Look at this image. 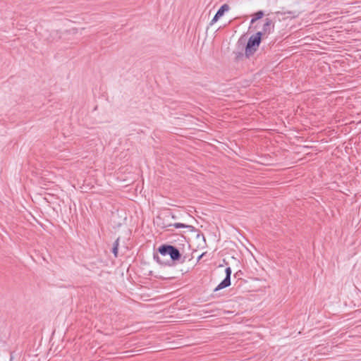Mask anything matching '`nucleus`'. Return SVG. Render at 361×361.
<instances>
[{
  "mask_svg": "<svg viewBox=\"0 0 361 361\" xmlns=\"http://www.w3.org/2000/svg\"><path fill=\"white\" fill-rule=\"evenodd\" d=\"M159 252L163 256L169 255L172 260H178L180 258L179 250L172 245H164L159 248Z\"/></svg>",
  "mask_w": 361,
  "mask_h": 361,
  "instance_id": "nucleus-1",
  "label": "nucleus"
},
{
  "mask_svg": "<svg viewBox=\"0 0 361 361\" xmlns=\"http://www.w3.org/2000/svg\"><path fill=\"white\" fill-rule=\"evenodd\" d=\"M262 36V32H258L255 35H252L250 37L246 46L245 51L247 54L252 53V50H255L256 48L259 45Z\"/></svg>",
  "mask_w": 361,
  "mask_h": 361,
  "instance_id": "nucleus-2",
  "label": "nucleus"
},
{
  "mask_svg": "<svg viewBox=\"0 0 361 361\" xmlns=\"http://www.w3.org/2000/svg\"><path fill=\"white\" fill-rule=\"evenodd\" d=\"M225 271L226 275V278L218 285V286L214 289V291H217L230 286L231 269L230 267H227Z\"/></svg>",
  "mask_w": 361,
  "mask_h": 361,
  "instance_id": "nucleus-3",
  "label": "nucleus"
},
{
  "mask_svg": "<svg viewBox=\"0 0 361 361\" xmlns=\"http://www.w3.org/2000/svg\"><path fill=\"white\" fill-rule=\"evenodd\" d=\"M230 7L228 4H224L223 6H221V7L219 9V11H217V13H216V15L214 16V17L213 18V19L212 20V21L210 22V25H213L214 23H215L216 22L218 21V20L221 18L224 13L227 11H228Z\"/></svg>",
  "mask_w": 361,
  "mask_h": 361,
  "instance_id": "nucleus-4",
  "label": "nucleus"
},
{
  "mask_svg": "<svg viewBox=\"0 0 361 361\" xmlns=\"http://www.w3.org/2000/svg\"><path fill=\"white\" fill-rule=\"evenodd\" d=\"M273 27H274V25H273L271 20L267 18L265 20V23L263 25L262 31L261 32H262V35L269 34L271 32Z\"/></svg>",
  "mask_w": 361,
  "mask_h": 361,
  "instance_id": "nucleus-5",
  "label": "nucleus"
},
{
  "mask_svg": "<svg viewBox=\"0 0 361 361\" xmlns=\"http://www.w3.org/2000/svg\"><path fill=\"white\" fill-rule=\"evenodd\" d=\"M264 16V13L262 11H259L257 13L252 15V18L250 21L251 24L255 23L257 20L261 19Z\"/></svg>",
  "mask_w": 361,
  "mask_h": 361,
  "instance_id": "nucleus-6",
  "label": "nucleus"
},
{
  "mask_svg": "<svg viewBox=\"0 0 361 361\" xmlns=\"http://www.w3.org/2000/svg\"><path fill=\"white\" fill-rule=\"evenodd\" d=\"M173 226L176 228H189L190 230H192L193 227L192 226H188V225H185V224H180V223H176V224H173Z\"/></svg>",
  "mask_w": 361,
  "mask_h": 361,
  "instance_id": "nucleus-7",
  "label": "nucleus"
},
{
  "mask_svg": "<svg viewBox=\"0 0 361 361\" xmlns=\"http://www.w3.org/2000/svg\"><path fill=\"white\" fill-rule=\"evenodd\" d=\"M118 238L116 240V241L115 242L114 245V247H113V253L115 257H117V254H118Z\"/></svg>",
  "mask_w": 361,
  "mask_h": 361,
  "instance_id": "nucleus-8",
  "label": "nucleus"
},
{
  "mask_svg": "<svg viewBox=\"0 0 361 361\" xmlns=\"http://www.w3.org/2000/svg\"><path fill=\"white\" fill-rule=\"evenodd\" d=\"M154 257L157 258L158 262H159V257Z\"/></svg>",
  "mask_w": 361,
  "mask_h": 361,
  "instance_id": "nucleus-9",
  "label": "nucleus"
}]
</instances>
